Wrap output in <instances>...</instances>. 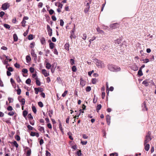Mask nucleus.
Masks as SVG:
<instances>
[{
	"label": "nucleus",
	"mask_w": 156,
	"mask_h": 156,
	"mask_svg": "<svg viewBox=\"0 0 156 156\" xmlns=\"http://www.w3.org/2000/svg\"><path fill=\"white\" fill-rule=\"evenodd\" d=\"M53 52L54 54H55L57 55H58V53L57 51V50L56 48H55V49H54L53 50Z\"/></svg>",
	"instance_id": "44"
},
{
	"label": "nucleus",
	"mask_w": 156,
	"mask_h": 156,
	"mask_svg": "<svg viewBox=\"0 0 156 156\" xmlns=\"http://www.w3.org/2000/svg\"><path fill=\"white\" fill-rule=\"evenodd\" d=\"M42 73L44 75L45 77H47L49 76V74L48 73L46 70L43 69L42 70Z\"/></svg>",
	"instance_id": "8"
},
{
	"label": "nucleus",
	"mask_w": 156,
	"mask_h": 156,
	"mask_svg": "<svg viewBox=\"0 0 156 156\" xmlns=\"http://www.w3.org/2000/svg\"><path fill=\"white\" fill-rule=\"evenodd\" d=\"M97 80L95 78L92 79V83L93 84H95Z\"/></svg>",
	"instance_id": "53"
},
{
	"label": "nucleus",
	"mask_w": 156,
	"mask_h": 156,
	"mask_svg": "<svg viewBox=\"0 0 156 156\" xmlns=\"http://www.w3.org/2000/svg\"><path fill=\"white\" fill-rule=\"evenodd\" d=\"M149 79H146L142 82V84L144 85L145 86L147 87L149 85Z\"/></svg>",
	"instance_id": "9"
},
{
	"label": "nucleus",
	"mask_w": 156,
	"mask_h": 156,
	"mask_svg": "<svg viewBox=\"0 0 156 156\" xmlns=\"http://www.w3.org/2000/svg\"><path fill=\"white\" fill-rule=\"evenodd\" d=\"M75 31V27L73 29L71 30L70 32V34H71L73 35H75L74 34V32Z\"/></svg>",
	"instance_id": "39"
},
{
	"label": "nucleus",
	"mask_w": 156,
	"mask_h": 156,
	"mask_svg": "<svg viewBox=\"0 0 156 156\" xmlns=\"http://www.w3.org/2000/svg\"><path fill=\"white\" fill-rule=\"evenodd\" d=\"M14 40L15 41H16L18 40V37L16 34H14L13 35Z\"/></svg>",
	"instance_id": "28"
},
{
	"label": "nucleus",
	"mask_w": 156,
	"mask_h": 156,
	"mask_svg": "<svg viewBox=\"0 0 156 156\" xmlns=\"http://www.w3.org/2000/svg\"><path fill=\"white\" fill-rule=\"evenodd\" d=\"M81 150H80L79 151H77L76 152V154L78 156H80L81 155Z\"/></svg>",
	"instance_id": "57"
},
{
	"label": "nucleus",
	"mask_w": 156,
	"mask_h": 156,
	"mask_svg": "<svg viewBox=\"0 0 156 156\" xmlns=\"http://www.w3.org/2000/svg\"><path fill=\"white\" fill-rule=\"evenodd\" d=\"M80 85L82 86H84L86 84V82L83 80V78H81L80 79Z\"/></svg>",
	"instance_id": "16"
},
{
	"label": "nucleus",
	"mask_w": 156,
	"mask_h": 156,
	"mask_svg": "<svg viewBox=\"0 0 156 156\" xmlns=\"http://www.w3.org/2000/svg\"><path fill=\"white\" fill-rule=\"evenodd\" d=\"M26 22L25 21L23 20L21 22V23L22 24V26L23 27H25L26 26L25 23Z\"/></svg>",
	"instance_id": "36"
},
{
	"label": "nucleus",
	"mask_w": 156,
	"mask_h": 156,
	"mask_svg": "<svg viewBox=\"0 0 156 156\" xmlns=\"http://www.w3.org/2000/svg\"><path fill=\"white\" fill-rule=\"evenodd\" d=\"M106 120L108 124L109 125L110 123V116L109 115H106Z\"/></svg>",
	"instance_id": "13"
},
{
	"label": "nucleus",
	"mask_w": 156,
	"mask_h": 156,
	"mask_svg": "<svg viewBox=\"0 0 156 156\" xmlns=\"http://www.w3.org/2000/svg\"><path fill=\"white\" fill-rule=\"evenodd\" d=\"M31 58L30 56L27 55L26 57V60L27 61V62L28 63L29 62H30L31 60Z\"/></svg>",
	"instance_id": "27"
},
{
	"label": "nucleus",
	"mask_w": 156,
	"mask_h": 156,
	"mask_svg": "<svg viewBox=\"0 0 156 156\" xmlns=\"http://www.w3.org/2000/svg\"><path fill=\"white\" fill-rule=\"evenodd\" d=\"M16 80L18 82L20 83L21 81V80L20 79V77L19 76L16 77Z\"/></svg>",
	"instance_id": "63"
},
{
	"label": "nucleus",
	"mask_w": 156,
	"mask_h": 156,
	"mask_svg": "<svg viewBox=\"0 0 156 156\" xmlns=\"http://www.w3.org/2000/svg\"><path fill=\"white\" fill-rule=\"evenodd\" d=\"M53 111L52 110H49L48 112V115L49 116L51 117L52 116V115L53 114Z\"/></svg>",
	"instance_id": "34"
},
{
	"label": "nucleus",
	"mask_w": 156,
	"mask_h": 156,
	"mask_svg": "<svg viewBox=\"0 0 156 156\" xmlns=\"http://www.w3.org/2000/svg\"><path fill=\"white\" fill-rule=\"evenodd\" d=\"M5 13L3 11H1L0 12V17H2L4 15Z\"/></svg>",
	"instance_id": "62"
},
{
	"label": "nucleus",
	"mask_w": 156,
	"mask_h": 156,
	"mask_svg": "<svg viewBox=\"0 0 156 156\" xmlns=\"http://www.w3.org/2000/svg\"><path fill=\"white\" fill-rule=\"evenodd\" d=\"M54 11L52 9H51L49 11V13L51 15H52L53 13H54Z\"/></svg>",
	"instance_id": "55"
},
{
	"label": "nucleus",
	"mask_w": 156,
	"mask_h": 156,
	"mask_svg": "<svg viewBox=\"0 0 156 156\" xmlns=\"http://www.w3.org/2000/svg\"><path fill=\"white\" fill-rule=\"evenodd\" d=\"M3 26L5 28L7 29H9L10 27V25L7 24H4Z\"/></svg>",
	"instance_id": "33"
},
{
	"label": "nucleus",
	"mask_w": 156,
	"mask_h": 156,
	"mask_svg": "<svg viewBox=\"0 0 156 156\" xmlns=\"http://www.w3.org/2000/svg\"><path fill=\"white\" fill-rule=\"evenodd\" d=\"M59 129L61 131L62 133H64L63 131L62 126V125L61 124V123L60 121H59Z\"/></svg>",
	"instance_id": "26"
},
{
	"label": "nucleus",
	"mask_w": 156,
	"mask_h": 156,
	"mask_svg": "<svg viewBox=\"0 0 156 156\" xmlns=\"http://www.w3.org/2000/svg\"><path fill=\"white\" fill-rule=\"evenodd\" d=\"M20 102H21V105H23L25 104V100L24 98H23L21 101H20Z\"/></svg>",
	"instance_id": "29"
},
{
	"label": "nucleus",
	"mask_w": 156,
	"mask_h": 156,
	"mask_svg": "<svg viewBox=\"0 0 156 156\" xmlns=\"http://www.w3.org/2000/svg\"><path fill=\"white\" fill-rule=\"evenodd\" d=\"M103 49L102 50H105L108 49V46L106 45H103L102 47Z\"/></svg>",
	"instance_id": "38"
},
{
	"label": "nucleus",
	"mask_w": 156,
	"mask_h": 156,
	"mask_svg": "<svg viewBox=\"0 0 156 156\" xmlns=\"http://www.w3.org/2000/svg\"><path fill=\"white\" fill-rule=\"evenodd\" d=\"M60 25L61 26H63L64 23V22L63 21V20L62 19L60 20Z\"/></svg>",
	"instance_id": "49"
},
{
	"label": "nucleus",
	"mask_w": 156,
	"mask_h": 156,
	"mask_svg": "<svg viewBox=\"0 0 156 156\" xmlns=\"http://www.w3.org/2000/svg\"><path fill=\"white\" fill-rule=\"evenodd\" d=\"M51 67V65L49 62H47L46 65V68L47 69H50Z\"/></svg>",
	"instance_id": "21"
},
{
	"label": "nucleus",
	"mask_w": 156,
	"mask_h": 156,
	"mask_svg": "<svg viewBox=\"0 0 156 156\" xmlns=\"http://www.w3.org/2000/svg\"><path fill=\"white\" fill-rule=\"evenodd\" d=\"M27 127L28 128V129L30 130H33V129H34L33 127L30 125H28L27 126Z\"/></svg>",
	"instance_id": "51"
},
{
	"label": "nucleus",
	"mask_w": 156,
	"mask_h": 156,
	"mask_svg": "<svg viewBox=\"0 0 156 156\" xmlns=\"http://www.w3.org/2000/svg\"><path fill=\"white\" fill-rule=\"evenodd\" d=\"M8 100L10 103L13 102V99L10 97L8 98Z\"/></svg>",
	"instance_id": "56"
},
{
	"label": "nucleus",
	"mask_w": 156,
	"mask_h": 156,
	"mask_svg": "<svg viewBox=\"0 0 156 156\" xmlns=\"http://www.w3.org/2000/svg\"><path fill=\"white\" fill-rule=\"evenodd\" d=\"M30 135L31 136H36L37 137H38L39 136V135L38 133L34 132H31Z\"/></svg>",
	"instance_id": "12"
},
{
	"label": "nucleus",
	"mask_w": 156,
	"mask_h": 156,
	"mask_svg": "<svg viewBox=\"0 0 156 156\" xmlns=\"http://www.w3.org/2000/svg\"><path fill=\"white\" fill-rule=\"evenodd\" d=\"M28 40H30L33 39V35L32 34H30L28 36Z\"/></svg>",
	"instance_id": "37"
},
{
	"label": "nucleus",
	"mask_w": 156,
	"mask_h": 156,
	"mask_svg": "<svg viewBox=\"0 0 156 156\" xmlns=\"http://www.w3.org/2000/svg\"><path fill=\"white\" fill-rule=\"evenodd\" d=\"M121 42V39H117L115 41V44L116 45H118L120 44Z\"/></svg>",
	"instance_id": "22"
},
{
	"label": "nucleus",
	"mask_w": 156,
	"mask_h": 156,
	"mask_svg": "<svg viewBox=\"0 0 156 156\" xmlns=\"http://www.w3.org/2000/svg\"><path fill=\"white\" fill-rule=\"evenodd\" d=\"M118 154L116 153H112L110 154V156H118Z\"/></svg>",
	"instance_id": "60"
},
{
	"label": "nucleus",
	"mask_w": 156,
	"mask_h": 156,
	"mask_svg": "<svg viewBox=\"0 0 156 156\" xmlns=\"http://www.w3.org/2000/svg\"><path fill=\"white\" fill-rule=\"evenodd\" d=\"M41 44L43 45H44L46 44V42L45 38L44 37L41 38Z\"/></svg>",
	"instance_id": "17"
},
{
	"label": "nucleus",
	"mask_w": 156,
	"mask_h": 156,
	"mask_svg": "<svg viewBox=\"0 0 156 156\" xmlns=\"http://www.w3.org/2000/svg\"><path fill=\"white\" fill-rule=\"evenodd\" d=\"M142 109L143 111H147V108L146 107V104L144 102L142 105Z\"/></svg>",
	"instance_id": "14"
},
{
	"label": "nucleus",
	"mask_w": 156,
	"mask_h": 156,
	"mask_svg": "<svg viewBox=\"0 0 156 156\" xmlns=\"http://www.w3.org/2000/svg\"><path fill=\"white\" fill-rule=\"evenodd\" d=\"M145 147L144 149L145 150L147 151L149 150L150 148V145L149 144H146L145 145H144Z\"/></svg>",
	"instance_id": "18"
},
{
	"label": "nucleus",
	"mask_w": 156,
	"mask_h": 156,
	"mask_svg": "<svg viewBox=\"0 0 156 156\" xmlns=\"http://www.w3.org/2000/svg\"><path fill=\"white\" fill-rule=\"evenodd\" d=\"M10 6L9 4L7 2L3 4L2 5V9L4 10L7 9Z\"/></svg>",
	"instance_id": "5"
},
{
	"label": "nucleus",
	"mask_w": 156,
	"mask_h": 156,
	"mask_svg": "<svg viewBox=\"0 0 156 156\" xmlns=\"http://www.w3.org/2000/svg\"><path fill=\"white\" fill-rule=\"evenodd\" d=\"M47 29L48 32V34L50 36H51L52 35V29L50 28L49 25H48L47 26Z\"/></svg>",
	"instance_id": "6"
},
{
	"label": "nucleus",
	"mask_w": 156,
	"mask_h": 156,
	"mask_svg": "<svg viewBox=\"0 0 156 156\" xmlns=\"http://www.w3.org/2000/svg\"><path fill=\"white\" fill-rule=\"evenodd\" d=\"M92 0H88V1H85L84 4H85L86 2H87L86 4L85 5L86 7L84 9V12L85 13H86L89 11L90 8V5L91 3Z\"/></svg>",
	"instance_id": "3"
},
{
	"label": "nucleus",
	"mask_w": 156,
	"mask_h": 156,
	"mask_svg": "<svg viewBox=\"0 0 156 156\" xmlns=\"http://www.w3.org/2000/svg\"><path fill=\"white\" fill-rule=\"evenodd\" d=\"M22 72L24 73H27L28 72V70L26 69H23L22 70Z\"/></svg>",
	"instance_id": "47"
},
{
	"label": "nucleus",
	"mask_w": 156,
	"mask_h": 156,
	"mask_svg": "<svg viewBox=\"0 0 156 156\" xmlns=\"http://www.w3.org/2000/svg\"><path fill=\"white\" fill-rule=\"evenodd\" d=\"M28 112L26 110H24L23 112V115L24 117L25 118L27 115Z\"/></svg>",
	"instance_id": "30"
},
{
	"label": "nucleus",
	"mask_w": 156,
	"mask_h": 156,
	"mask_svg": "<svg viewBox=\"0 0 156 156\" xmlns=\"http://www.w3.org/2000/svg\"><path fill=\"white\" fill-rule=\"evenodd\" d=\"M13 109L12 108L11 106H9L7 108V110L9 111H12Z\"/></svg>",
	"instance_id": "46"
},
{
	"label": "nucleus",
	"mask_w": 156,
	"mask_h": 156,
	"mask_svg": "<svg viewBox=\"0 0 156 156\" xmlns=\"http://www.w3.org/2000/svg\"><path fill=\"white\" fill-rule=\"evenodd\" d=\"M119 27V24L117 23H113L110 25V27L112 29H115L116 28Z\"/></svg>",
	"instance_id": "7"
},
{
	"label": "nucleus",
	"mask_w": 156,
	"mask_h": 156,
	"mask_svg": "<svg viewBox=\"0 0 156 156\" xmlns=\"http://www.w3.org/2000/svg\"><path fill=\"white\" fill-rule=\"evenodd\" d=\"M38 105L41 107H42L43 106V103L39 101L38 103Z\"/></svg>",
	"instance_id": "50"
},
{
	"label": "nucleus",
	"mask_w": 156,
	"mask_h": 156,
	"mask_svg": "<svg viewBox=\"0 0 156 156\" xmlns=\"http://www.w3.org/2000/svg\"><path fill=\"white\" fill-rule=\"evenodd\" d=\"M31 82V80L30 78H28L26 81V83L28 84H30Z\"/></svg>",
	"instance_id": "35"
},
{
	"label": "nucleus",
	"mask_w": 156,
	"mask_h": 156,
	"mask_svg": "<svg viewBox=\"0 0 156 156\" xmlns=\"http://www.w3.org/2000/svg\"><path fill=\"white\" fill-rule=\"evenodd\" d=\"M94 62L95 63L96 65L99 68H103L105 67L104 63L101 61L95 58L94 60Z\"/></svg>",
	"instance_id": "2"
},
{
	"label": "nucleus",
	"mask_w": 156,
	"mask_h": 156,
	"mask_svg": "<svg viewBox=\"0 0 156 156\" xmlns=\"http://www.w3.org/2000/svg\"><path fill=\"white\" fill-rule=\"evenodd\" d=\"M31 54L32 56L34 58V59H36L37 58V55L35 53L34 50L32 49L31 51Z\"/></svg>",
	"instance_id": "10"
},
{
	"label": "nucleus",
	"mask_w": 156,
	"mask_h": 156,
	"mask_svg": "<svg viewBox=\"0 0 156 156\" xmlns=\"http://www.w3.org/2000/svg\"><path fill=\"white\" fill-rule=\"evenodd\" d=\"M87 37V34H84L83 35L82 38L83 39L85 40Z\"/></svg>",
	"instance_id": "52"
},
{
	"label": "nucleus",
	"mask_w": 156,
	"mask_h": 156,
	"mask_svg": "<svg viewBox=\"0 0 156 156\" xmlns=\"http://www.w3.org/2000/svg\"><path fill=\"white\" fill-rule=\"evenodd\" d=\"M48 41L50 42L49 44L50 48L51 49H53L54 47L55 44L54 43L51 42L50 40H49Z\"/></svg>",
	"instance_id": "15"
},
{
	"label": "nucleus",
	"mask_w": 156,
	"mask_h": 156,
	"mask_svg": "<svg viewBox=\"0 0 156 156\" xmlns=\"http://www.w3.org/2000/svg\"><path fill=\"white\" fill-rule=\"evenodd\" d=\"M97 32H98L99 33H101V34L104 33V31L102 30H101L99 27H98L97 28Z\"/></svg>",
	"instance_id": "25"
},
{
	"label": "nucleus",
	"mask_w": 156,
	"mask_h": 156,
	"mask_svg": "<svg viewBox=\"0 0 156 156\" xmlns=\"http://www.w3.org/2000/svg\"><path fill=\"white\" fill-rule=\"evenodd\" d=\"M151 133L150 131L148 132L146 136L145 140L144 142V145H145L151 140L150 136Z\"/></svg>",
	"instance_id": "4"
},
{
	"label": "nucleus",
	"mask_w": 156,
	"mask_h": 156,
	"mask_svg": "<svg viewBox=\"0 0 156 156\" xmlns=\"http://www.w3.org/2000/svg\"><path fill=\"white\" fill-rule=\"evenodd\" d=\"M34 90L35 93L37 94H38V92H39V89L38 88H34Z\"/></svg>",
	"instance_id": "42"
},
{
	"label": "nucleus",
	"mask_w": 156,
	"mask_h": 156,
	"mask_svg": "<svg viewBox=\"0 0 156 156\" xmlns=\"http://www.w3.org/2000/svg\"><path fill=\"white\" fill-rule=\"evenodd\" d=\"M138 75L140 76H141L143 75V73L141 69H140L139 70L138 72Z\"/></svg>",
	"instance_id": "32"
},
{
	"label": "nucleus",
	"mask_w": 156,
	"mask_h": 156,
	"mask_svg": "<svg viewBox=\"0 0 156 156\" xmlns=\"http://www.w3.org/2000/svg\"><path fill=\"white\" fill-rule=\"evenodd\" d=\"M35 79L36 80V84L38 86H40L41 85V82L40 80L38 79L37 77H36L35 78Z\"/></svg>",
	"instance_id": "20"
},
{
	"label": "nucleus",
	"mask_w": 156,
	"mask_h": 156,
	"mask_svg": "<svg viewBox=\"0 0 156 156\" xmlns=\"http://www.w3.org/2000/svg\"><path fill=\"white\" fill-rule=\"evenodd\" d=\"M131 68L134 71H136L138 69V67L135 64H134L132 66H131Z\"/></svg>",
	"instance_id": "11"
},
{
	"label": "nucleus",
	"mask_w": 156,
	"mask_h": 156,
	"mask_svg": "<svg viewBox=\"0 0 156 156\" xmlns=\"http://www.w3.org/2000/svg\"><path fill=\"white\" fill-rule=\"evenodd\" d=\"M101 104H99L97 105L96 110L98 112H99V110L101 108Z\"/></svg>",
	"instance_id": "23"
},
{
	"label": "nucleus",
	"mask_w": 156,
	"mask_h": 156,
	"mask_svg": "<svg viewBox=\"0 0 156 156\" xmlns=\"http://www.w3.org/2000/svg\"><path fill=\"white\" fill-rule=\"evenodd\" d=\"M72 70L73 72H76V68L75 66H73L72 68Z\"/></svg>",
	"instance_id": "41"
},
{
	"label": "nucleus",
	"mask_w": 156,
	"mask_h": 156,
	"mask_svg": "<svg viewBox=\"0 0 156 156\" xmlns=\"http://www.w3.org/2000/svg\"><path fill=\"white\" fill-rule=\"evenodd\" d=\"M31 154V150L30 149H29L27 152V156H30Z\"/></svg>",
	"instance_id": "31"
},
{
	"label": "nucleus",
	"mask_w": 156,
	"mask_h": 156,
	"mask_svg": "<svg viewBox=\"0 0 156 156\" xmlns=\"http://www.w3.org/2000/svg\"><path fill=\"white\" fill-rule=\"evenodd\" d=\"M15 139L17 141H19L20 139V136L18 135H16V136Z\"/></svg>",
	"instance_id": "61"
},
{
	"label": "nucleus",
	"mask_w": 156,
	"mask_h": 156,
	"mask_svg": "<svg viewBox=\"0 0 156 156\" xmlns=\"http://www.w3.org/2000/svg\"><path fill=\"white\" fill-rule=\"evenodd\" d=\"M38 130L41 132H43V133H44V128L43 127H41L40 126H39L38 127Z\"/></svg>",
	"instance_id": "19"
},
{
	"label": "nucleus",
	"mask_w": 156,
	"mask_h": 156,
	"mask_svg": "<svg viewBox=\"0 0 156 156\" xmlns=\"http://www.w3.org/2000/svg\"><path fill=\"white\" fill-rule=\"evenodd\" d=\"M34 68L32 67H31L30 68V71L31 73H33L34 72Z\"/></svg>",
	"instance_id": "58"
},
{
	"label": "nucleus",
	"mask_w": 156,
	"mask_h": 156,
	"mask_svg": "<svg viewBox=\"0 0 156 156\" xmlns=\"http://www.w3.org/2000/svg\"><path fill=\"white\" fill-rule=\"evenodd\" d=\"M32 110L33 112L35 113L36 112L37 110L35 107L33 106L32 107Z\"/></svg>",
	"instance_id": "45"
},
{
	"label": "nucleus",
	"mask_w": 156,
	"mask_h": 156,
	"mask_svg": "<svg viewBox=\"0 0 156 156\" xmlns=\"http://www.w3.org/2000/svg\"><path fill=\"white\" fill-rule=\"evenodd\" d=\"M8 71L10 72H12L13 70V68L12 67H9L7 68Z\"/></svg>",
	"instance_id": "59"
},
{
	"label": "nucleus",
	"mask_w": 156,
	"mask_h": 156,
	"mask_svg": "<svg viewBox=\"0 0 156 156\" xmlns=\"http://www.w3.org/2000/svg\"><path fill=\"white\" fill-rule=\"evenodd\" d=\"M69 62L70 63L71 65H73L75 63L73 59H71L70 60Z\"/></svg>",
	"instance_id": "40"
},
{
	"label": "nucleus",
	"mask_w": 156,
	"mask_h": 156,
	"mask_svg": "<svg viewBox=\"0 0 156 156\" xmlns=\"http://www.w3.org/2000/svg\"><path fill=\"white\" fill-rule=\"evenodd\" d=\"M64 47H65V49L68 51L69 50V44L68 43H66L65 44Z\"/></svg>",
	"instance_id": "24"
},
{
	"label": "nucleus",
	"mask_w": 156,
	"mask_h": 156,
	"mask_svg": "<svg viewBox=\"0 0 156 156\" xmlns=\"http://www.w3.org/2000/svg\"><path fill=\"white\" fill-rule=\"evenodd\" d=\"M108 69L111 71L117 72L121 70L120 67L116 66L112 64H109L108 65Z\"/></svg>",
	"instance_id": "1"
},
{
	"label": "nucleus",
	"mask_w": 156,
	"mask_h": 156,
	"mask_svg": "<svg viewBox=\"0 0 156 156\" xmlns=\"http://www.w3.org/2000/svg\"><path fill=\"white\" fill-rule=\"evenodd\" d=\"M12 143L13 144V145L15 146L16 148L18 147V144L17 143L16 141H14L12 142Z\"/></svg>",
	"instance_id": "43"
},
{
	"label": "nucleus",
	"mask_w": 156,
	"mask_h": 156,
	"mask_svg": "<svg viewBox=\"0 0 156 156\" xmlns=\"http://www.w3.org/2000/svg\"><path fill=\"white\" fill-rule=\"evenodd\" d=\"M45 155L46 156H50L51 154L48 151H46Z\"/></svg>",
	"instance_id": "64"
},
{
	"label": "nucleus",
	"mask_w": 156,
	"mask_h": 156,
	"mask_svg": "<svg viewBox=\"0 0 156 156\" xmlns=\"http://www.w3.org/2000/svg\"><path fill=\"white\" fill-rule=\"evenodd\" d=\"M67 92L68 91L67 90H65L64 93L62 94V96L63 97H65L67 94Z\"/></svg>",
	"instance_id": "54"
},
{
	"label": "nucleus",
	"mask_w": 156,
	"mask_h": 156,
	"mask_svg": "<svg viewBox=\"0 0 156 156\" xmlns=\"http://www.w3.org/2000/svg\"><path fill=\"white\" fill-rule=\"evenodd\" d=\"M91 90V87L90 86L87 87L86 89V91L87 92H89Z\"/></svg>",
	"instance_id": "48"
}]
</instances>
